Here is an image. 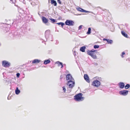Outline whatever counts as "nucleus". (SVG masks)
<instances>
[{
  "label": "nucleus",
  "instance_id": "f257e3e1",
  "mask_svg": "<svg viewBox=\"0 0 130 130\" xmlns=\"http://www.w3.org/2000/svg\"><path fill=\"white\" fill-rule=\"evenodd\" d=\"M87 52L89 55L90 56L94 59H97V57L95 54L96 53H97L96 51L92 49L91 50L87 51Z\"/></svg>",
  "mask_w": 130,
  "mask_h": 130
},
{
  "label": "nucleus",
  "instance_id": "a211bd4d",
  "mask_svg": "<svg viewBox=\"0 0 130 130\" xmlns=\"http://www.w3.org/2000/svg\"><path fill=\"white\" fill-rule=\"evenodd\" d=\"M51 3L52 4H54L55 6L57 5V3L56 1L54 0H51Z\"/></svg>",
  "mask_w": 130,
  "mask_h": 130
},
{
  "label": "nucleus",
  "instance_id": "1a4fd4ad",
  "mask_svg": "<svg viewBox=\"0 0 130 130\" xmlns=\"http://www.w3.org/2000/svg\"><path fill=\"white\" fill-rule=\"evenodd\" d=\"M84 78L86 81L88 83H89L90 80L89 76L85 74L84 75Z\"/></svg>",
  "mask_w": 130,
  "mask_h": 130
},
{
  "label": "nucleus",
  "instance_id": "39448f33",
  "mask_svg": "<svg viewBox=\"0 0 130 130\" xmlns=\"http://www.w3.org/2000/svg\"><path fill=\"white\" fill-rule=\"evenodd\" d=\"M100 82L97 80H94L92 83V85L96 87H98L100 85Z\"/></svg>",
  "mask_w": 130,
  "mask_h": 130
},
{
  "label": "nucleus",
  "instance_id": "2eb2a0df",
  "mask_svg": "<svg viewBox=\"0 0 130 130\" xmlns=\"http://www.w3.org/2000/svg\"><path fill=\"white\" fill-rule=\"evenodd\" d=\"M57 64H58V66L59 67L61 66V68H62L63 67V65L62 63L58 61L56 62Z\"/></svg>",
  "mask_w": 130,
  "mask_h": 130
},
{
  "label": "nucleus",
  "instance_id": "c85d7f7f",
  "mask_svg": "<svg viewBox=\"0 0 130 130\" xmlns=\"http://www.w3.org/2000/svg\"><path fill=\"white\" fill-rule=\"evenodd\" d=\"M20 75V74L19 73H17V76L18 77H19Z\"/></svg>",
  "mask_w": 130,
  "mask_h": 130
},
{
  "label": "nucleus",
  "instance_id": "ddd939ff",
  "mask_svg": "<svg viewBox=\"0 0 130 130\" xmlns=\"http://www.w3.org/2000/svg\"><path fill=\"white\" fill-rule=\"evenodd\" d=\"M40 60H39L38 59H35L32 61V64L38 63H39L40 62Z\"/></svg>",
  "mask_w": 130,
  "mask_h": 130
},
{
  "label": "nucleus",
  "instance_id": "423d86ee",
  "mask_svg": "<svg viewBox=\"0 0 130 130\" xmlns=\"http://www.w3.org/2000/svg\"><path fill=\"white\" fill-rule=\"evenodd\" d=\"M66 25L69 26H73L74 25V22L73 21L67 20L65 22Z\"/></svg>",
  "mask_w": 130,
  "mask_h": 130
},
{
  "label": "nucleus",
  "instance_id": "a878e982",
  "mask_svg": "<svg viewBox=\"0 0 130 130\" xmlns=\"http://www.w3.org/2000/svg\"><path fill=\"white\" fill-rule=\"evenodd\" d=\"M125 54V53L124 52H123L122 53V55H121V56L122 58H123L124 57L123 55Z\"/></svg>",
  "mask_w": 130,
  "mask_h": 130
},
{
  "label": "nucleus",
  "instance_id": "f03ea898",
  "mask_svg": "<svg viewBox=\"0 0 130 130\" xmlns=\"http://www.w3.org/2000/svg\"><path fill=\"white\" fill-rule=\"evenodd\" d=\"M83 95L82 93H79L74 96V99L77 101H83L84 99V98L82 96Z\"/></svg>",
  "mask_w": 130,
  "mask_h": 130
},
{
  "label": "nucleus",
  "instance_id": "b1692460",
  "mask_svg": "<svg viewBox=\"0 0 130 130\" xmlns=\"http://www.w3.org/2000/svg\"><path fill=\"white\" fill-rule=\"evenodd\" d=\"M50 19L51 20V22L52 23H54L55 22V19L52 18H50Z\"/></svg>",
  "mask_w": 130,
  "mask_h": 130
},
{
  "label": "nucleus",
  "instance_id": "c756f323",
  "mask_svg": "<svg viewBox=\"0 0 130 130\" xmlns=\"http://www.w3.org/2000/svg\"><path fill=\"white\" fill-rule=\"evenodd\" d=\"M107 40H108V39H105V38L104 39H103V40L104 41H107Z\"/></svg>",
  "mask_w": 130,
  "mask_h": 130
},
{
  "label": "nucleus",
  "instance_id": "7ed1b4c3",
  "mask_svg": "<svg viewBox=\"0 0 130 130\" xmlns=\"http://www.w3.org/2000/svg\"><path fill=\"white\" fill-rule=\"evenodd\" d=\"M2 66L5 68L9 67L11 65L10 62L5 60L2 61Z\"/></svg>",
  "mask_w": 130,
  "mask_h": 130
},
{
  "label": "nucleus",
  "instance_id": "9b49d317",
  "mask_svg": "<svg viewBox=\"0 0 130 130\" xmlns=\"http://www.w3.org/2000/svg\"><path fill=\"white\" fill-rule=\"evenodd\" d=\"M42 20L43 22L45 23L46 24L48 22V19L46 18L45 17H42Z\"/></svg>",
  "mask_w": 130,
  "mask_h": 130
},
{
  "label": "nucleus",
  "instance_id": "f8f14e48",
  "mask_svg": "<svg viewBox=\"0 0 130 130\" xmlns=\"http://www.w3.org/2000/svg\"><path fill=\"white\" fill-rule=\"evenodd\" d=\"M119 88L121 89H123L125 85L123 82H120L119 83Z\"/></svg>",
  "mask_w": 130,
  "mask_h": 130
},
{
  "label": "nucleus",
  "instance_id": "bb28decb",
  "mask_svg": "<svg viewBox=\"0 0 130 130\" xmlns=\"http://www.w3.org/2000/svg\"><path fill=\"white\" fill-rule=\"evenodd\" d=\"M62 88H63V90L64 92H65L66 91V89L65 88V87H62Z\"/></svg>",
  "mask_w": 130,
  "mask_h": 130
},
{
  "label": "nucleus",
  "instance_id": "9d476101",
  "mask_svg": "<svg viewBox=\"0 0 130 130\" xmlns=\"http://www.w3.org/2000/svg\"><path fill=\"white\" fill-rule=\"evenodd\" d=\"M76 9L77 11L82 12H85L86 13L89 12V11H86L80 8H77Z\"/></svg>",
  "mask_w": 130,
  "mask_h": 130
},
{
  "label": "nucleus",
  "instance_id": "4be33fe9",
  "mask_svg": "<svg viewBox=\"0 0 130 130\" xmlns=\"http://www.w3.org/2000/svg\"><path fill=\"white\" fill-rule=\"evenodd\" d=\"M91 28H89L88 29V32H87V34H90L91 33Z\"/></svg>",
  "mask_w": 130,
  "mask_h": 130
},
{
  "label": "nucleus",
  "instance_id": "5701e85b",
  "mask_svg": "<svg viewBox=\"0 0 130 130\" xmlns=\"http://www.w3.org/2000/svg\"><path fill=\"white\" fill-rule=\"evenodd\" d=\"M107 42L109 44H111L112 42V41L111 40H109V39H108L107 41Z\"/></svg>",
  "mask_w": 130,
  "mask_h": 130
},
{
  "label": "nucleus",
  "instance_id": "aec40b11",
  "mask_svg": "<svg viewBox=\"0 0 130 130\" xmlns=\"http://www.w3.org/2000/svg\"><path fill=\"white\" fill-rule=\"evenodd\" d=\"M56 24L58 25H61L62 27L64 25V23L63 22L58 23Z\"/></svg>",
  "mask_w": 130,
  "mask_h": 130
},
{
  "label": "nucleus",
  "instance_id": "cd10ccee",
  "mask_svg": "<svg viewBox=\"0 0 130 130\" xmlns=\"http://www.w3.org/2000/svg\"><path fill=\"white\" fill-rule=\"evenodd\" d=\"M82 26H83L82 25H80L78 27V29H80L82 28Z\"/></svg>",
  "mask_w": 130,
  "mask_h": 130
},
{
  "label": "nucleus",
  "instance_id": "7c9ffc66",
  "mask_svg": "<svg viewBox=\"0 0 130 130\" xmlns=\"http://www.w3.org/2000/svg\"><path fill=\"white\" fill-rule=\"evenodd\" d=\"M58 2L59 3L61 4L60 2H60Z\"/></svg>",
  "mask_w": 130,
  "mask_h": 130
},
{
  "label": "nucleus",
  "instance_id": "0eeeda50",
  "mask_svg": "<svg viewBox=\"0 0 130 130\" xmlns=\"http://www.w3.org/2000/svg\"><path fill=\"white\" fill-rule=\"evenodd\" d=\"M128 91L126 90H124L121 91H120L119 93L121 95L123 96H126L128 94Z\"/></svg>",
  "mask_w": 130,
  "mask_h": 130
},
{
  "label": "nucleus",
  "instance_id": "dca6fc26",
  "mask_svg": "<svg viewBox=\"0 0 130 130\" xmlns=\"http://www.w3.org/2000/svg\"><path fill=\"white\" fill-rule=\"evenodd\" d=\"M121 33L122 35L124 37L126 38H128L127 34L125 33L123 31H121Z\"/></svg>",
  "mask_w": 130,
  "mask_h": 130
},
{
  "label": "nucleus",
  "instance_id": "412c9836",
  "mask_svg": "<svg viewBox=\"0 0 130 130\" xmlns=\"http://www.w3.org/2000/svg\"><path fill=\"white\" fill-rule=\"evenodd\" d=\"M130 87V85L129 84H127L125 86H124V87L125 89H127L128 88Z\"/></svg>",
  "mask_w": 130,
  "mask_h": 130
},
{
  "label": "nucleus",
  "instance_id": "4468645a",
  "mask_svg": "<svg viewBox=\"0 0 130 130\" xmlns=\"http://www.w3.org/2000/svg\"><path fill=\"white\" fill-rule=\"evenodd\" d=\"M86 48V47L85 46H83V47L80 48V50L82 52H85V50Z\"/></svg>",
  "mask_w": 130,
  "mask_h": 130
},
{
  "label": "nucleus",
  "instance_id": "20e7f679",
  "mask_svg": "<svg viewBox=\"0 0 130 130\" xmlns=\"http://www.w3.org/2000/svg\"><path fill=\"white\" fill-rule=\"evenodd\" d=\"M67 85L69 86L70 88H72L74 86L75 82L74 81L70 80L68 82L67 84Z\"/></svg>",
  "mask_w": 130,
  "mask_h": 130
},
{
  "label": "nucleus",
  "instance_id": "f3484780",
  "mask_svg": "<svg viewBox=\"0 0 130 130\" xmlns=\"http://www.w3.org/2000/svg\"><path fill=\"white\" fill-rule=\"evenodd\" d=\"M50 62H51V61H50V60L48 59L47 60H45L44 61L43 63H44V64L46 65V64H47L48 63H50Z\"/></svg>",
  "mask_w": 130,
  "mask_h": 130
},
{
  "label": "nucleus",
  "instance_id": "6e6552de",
  "mask_svg": "<svg viewBox=\"0 0 130 130\" xmlns=\"http://www.w3.org/2000/svg\"><path fill=\"white\" fill-rule=\"evenodd\" d=\"M66 80H69V81L74 80L73 78L70 74H69L67 75Z\"/></svg>",
  "mask_w": 130,
  "mask_h": 130
},
{
  "label": "nucleus",
  "instance_id": "393cba45",
  "mask_svg": "<svg viewBox=\"0 0 130 130\" xmlns=\"http://www.w3.org/2000/svg\"><path fill=\"white\" fill-rule=\"evenodd\" d=\"M99 46L98 45H95L94 46V48H98L99 47Z\"/></svg>",
  "mask_w": 130,
  "mask_h": 130
},
{
  "label": "nucleus",
  "instance_id": "6ab92c4d",
  "mask_svg": "<svg viewBox=\"0 0 130 130\" xmlns=\"http://www.w3.org/2000/svg\"><path fill=\"white\" fill-rule=\"evenodd\" d=\"M20 92V90H19L18 87L16 88V89L15 90V93L17 94H18Z\"/></svg>",
  "mask_w": 130,
  "mask_h": 130
}]
</instances>
